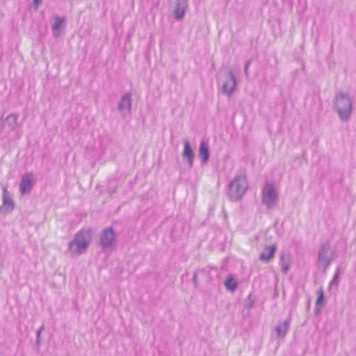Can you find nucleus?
Masks as SVG:
<instances>
[{
  "label": "nucleus",
  "mask_w": 356,
  "mask_h": 356,
  "mask_svg": "<svg viewBox=\"0 0 356 356\" xmlns=\"http://www.w3.org/2000/svg\"><path fill=\"white\" fill-rule=\"evenodd\" d=\"M333 104L339 118L343 121L349 120L353 111V101L349 95L343 92L336 93Z\"/></svg>",
  "instance_id": "obj_1"
},
{
  "label": "nucleus",
  "mask_w": 356,
  "mask_h": 356,
  "mask_svg": "<svg viewBox=\"0 0 356 356\" xmlns=\"http://www.w3.org/2000/svg\"><path fill=\"white\" fill-rule=\"evenodd\" d=\"M248 188L246 175H237L229 184L227 196L232 201H238L245 195Z\"/></svg>",
  "instance_id": "obj_2"
},
{
  "label": "nucleus",
  "mask_w": 356,
  "mask_h": 356,
  "mask_svg": "<svg viewBox=\"0 0 356 356\" xmlns=\"http://www.w3.org/2000/svg\"><path fill=\"white\" fill-rule=\"evenodd\" d=\"M90 238L89 232L79 231L75 234L74 239L69 243V250L79 254L83 253L89 245Z\"/></svg>",
  "instance_id": "obj_3"
},
{
  "label": "nucleus",
  "mask_w": 356,
  "mask_h": 356,
  "mask_svg": "<svg viewBox=\"0 0 356 356\" xmlns=\"http://www.w3.org/2000/svg\"><path fill=\"white\" fill-rule=\"evenodd\" d=\"M278 195L273 184L267 183L262 193L261 202L268 209L274 207L277 201Z\"/></svg>",
  "instance_id": "obj_4"
},
{
  "label": "nucleus",
  "mask_w": 356,
  "mask_h": 356,
  "mask_svg": "<svg viewBox=\"0 0 356 356\" xmlns=\"http://www.w3.org/2000/svg\"><path fill=\"white\" fill-rule=\"evenodd\" d=\"M330 242L325 241L321 244L318 252V262L327 270L332 261V257L330 255Z\"/></svg>",
  "instance_id": "obj_5"
},
{
  "label": "nucleus",
  "mask_w": 356,
  "mask_h": 356,
  "mask_svg": "<svg viewBox=\"0 0 356 356\" xmlns=\"http://www.w3.org/2000/svg\"><path fill=\"white\" fill-rule=\"evenodd\" d=\"M188 0H170V8L176 20L180 21L184 19L188 8Z\"/></svg>",
  "instance_id": "obj_6"
},
{
  "label": "nucleus",
  "mask_w": 356,
  "mask_h": 356,
  "mask_svg": "<svg viewBox=\"0 0 356 356\" xmlns=\"http://www.w3.org/2000/svg\"><path fill=\"white\" fill-rule=\"evenodd\" d=\"M115 241V234L113 227L105 228L100 234L99 244L102 249L111 248Z\"/></svg>",
  "instance_id": "obj_7"
},
{
  "label": "nucleus",
  "mask_w": 356,
  "mask_h": 356,
  "mask_svg": "<svg viewBox=\"0 0 356 356\" xmlns=\"http://www.w3.org/2000/svg\"><path fill=\"white\" fill-rule=\"evenodd\" d=\"M131 93L127 92L123 95L118 104V110L121 114L125 117L127 114H129L131 111L132 98Z\"/></svg>",
  "instance_id": "obj_8"
},
{
  "label": "nucleus",
  "mask_w": 356,
  "mask_h": 356,
  "mask_svg": "<svg viewBox=\"0 0 356 356\" xmlns=\"http://www.w3.org/2000/svg\"><path fill=\"white\" fill-rule=\"evenodd\" d=\"M18 115L15 113L9 114L5 120L2 121L0 132L9 134L13 131L17 127Z\"/></svg>",
  "instance_id": "obj_9"
},
{
  "label": "nucleus",
  "mask_w": 356,
  "mask_h": 356,
  "mask_svg": "<svg viewBox=\"0 0 356 356\" xmlns=\"http://www.w3.org/2000/svg\"><path fill=\"white\" fill-rule=\"evenodd\" d=\"M228 74V79L225 80L222 85V91L223 93L230 96L236 88V80L234 72L232 70H229Z\"/></svg>",
  "instance_id": "obj_10"
},
{
  "label": "nucleus",
  "mask_w": 356,
  "mask_h": 356,
  "mask_svg": "<svg viewBox=\"0 0 356 356\" xmlns=\"http://www.w3.org/2000/svg\"><path fill=\"white\" fill-rule=\"evenodd\" d=\"M33 186V175L31 172L25 173L19 183V191L22 194H26L31 191Z\"/></svg>",
  "instance_id": "obj_11"
},
{
  "label": "nucleus",
  "mask_w": 356,
  "mask_h": 356,
  "mask_svg": "<svg viewBox=\"0 0 356 356\" xmlns=\"http://www.w3.org/2000/svg\"><path fill=\"white\" fill-rule=\"evenodd\" d=\"M2 199L3 204L0 207L1 212L5 213H10L14 209L15 204L12 197L8 195L7 189L5 187L3 188Z\"/></svg>",
  "instance_id": "obj_12"
},
{
  "label": "nucleus",
  "mask_w": 356,
  "mask_h": 356,
  "mask_svg": "<svg viewBox=\"0 0 356 356\" xmlns=\"http://www.w3.org/2000/svg\"><path fill=\"white\" fill-rule=\"evenodd\" d=\"M182 156L184 159L186 160L189 168H192L193 166L195 154L190 142L188 140H185L184 141V151L182 152Z\"/></svg>",
  "instance_id": "obj_13"
},
{
  "label": "nucleus",
  "mask_w": 356,
  "mask_h": 356,
  "mask_svg": "<svg viewBox=\"0 0 356 356\" xmlns=\"http://www.w3.org/2000/svg\"><path fill=\"white\" fill-rule=\"evenodd\" d=\"M276 250V245L266 246L259 254V259L263 262L268 263L275 257Z\"/></svg>",
  "instance_id": "obj_14"
},
{
  "label": "nucleus",
  "mask_w": 356,
  "mask_h": 356,
  "mask_svg": "<svg viewBox=\"0 0 356 356\" xmlns=\"http://www.w3.org/2000/svg\"><path fill=\"white\" fill-rule=\"evenodd\" d=\"M54 22L51 24L53 35L54 36V38H58L60 35L61 29L64 26L65 18L59 16H54Z\"/></svg>",
  "instance_id": "obj_15"
},
{
  "label": "nucleus",
  "mask_w": 356,
  "mask_h": 356,
  "mask_svg": "<svg viewBox=\"0 0 356 356\" xmlns=\"http://www.w3.org/2000/svg\"><path fill=\"white\" fill-rule=\"evenodd\" d=\"M290 326V318H288L283 322H280L275 327V332L277 337L284 338L289 332Z\"/></svg>",
  "instance_id": "obj_16"
},
{
  "label": "nucleus",
  "mask_w": 356,
  "mask_h": 356,
  "mask_svg": "<svg viewBox=\"0 0 356 356\" xmlns=\"http://www.w3.org/2000/svg\"><path fill=\"white\" fill-rule=\"evenodd\" d=\"M199 156L202 164H206L209 159V149L208 143L202 140L199 147Z\"/></svg>",
  "instance_id": "obj_17"
},
{
  "label": "nucleus",
  "mask_w": 356,
  "mask_h": 356,
  "mask_svg": "<svg viewBox=\"0 0 356 356\" xmlns=\"http://www.w3.org/2000/svg\"><path fill=\"white\" fill-rule=\"evenodd\" d=\"M225 286L228 291L234 292L238 286V283L233 277L229 276L226 278Z\"/></svg>",
  "instance_id": "obj_18"
},
{
  "label": "nucleus",
  "mask_w": 356,
  "mask_h": 356,
  "mask_svg": "<svg viewBox=\"0 0 356 356\" xmlns=\"http://www.w3.org/2000/svg\"><path fill=\"white\" fill-rule=\"evenodd\" d=\"M280 264L282 273H286L289 269V259L286 257V255L284 252H282L280 254Z\"/></svg>",
  "instance_id": "obj_19"
},
{
  "label": "nucleus",
  "mask_w": 356,
  "mask_h": 356,
  "mask_svg": "<svg viewBox=\"0 0 356 356\" xmlns=\"http://www.w3.org/2000/svg\"><path fill=\"white\" fill-rule=\"evenodd\" d=\"M317 294H318V297H317V299L316 300V312H317L318 310H320L321 308L323 306V301H324V292H323V290L322 289H320L318 291Z\"/></svg>",
  "instance_id": "obj_20"
},
{
  "label": "nucleus",
  "mask_w": 356,
  "mask_h": 356,
  "mask_svg": "<svg viewBox=\"0 0 356 356\" xmlns=\"http://www.w3.org/2000/svg\"><path fill=\"white\" fill-rule=\"evenodd\" d=\"M339 274H340V268L338 266L336 269V271L334 274V276L332 279V280L330 282L329 288L330 289L332 286L335 285L336 286L339 284Z\"/></svg>",
  "instance_id": "obj_21"
},
{
  "label": "nucleus",
  "mask_w": 356,
  "mask_h": 356,
  "mask_svg": "<svg viewBox=\"0 0 356 356\" xmlns=\"http://www.w3.org/2000/svg\"><path fill=\"white\" fill-rule=\"evenodd\" d=\"M44 329V325H42L37 331H36V344L39 346L40 345V336L41 332Z\"/></svg>",
  "instance_id": "obj_22"
},
{
  "label": "nucleus",
  "mask_w": 356,
  "mask_h": 356,
  "mask_svg": "<svg viewBox=\"0 0 356 356\" xmlns=\"http://www.w3.org/2000/svg\"><path fill=\"white\" fill-rule=\"evenodd\" d=\"M200 272L202 273L203 270H197L195 271L193 273V282L195 285V287H196V288L198 286L197 275H198L199 273H200Z\"/></svg>",
  "instance_id": "obj_23"
},
{
  "label": "nucleus",
  "mask_w": 356,
  "mask_h": 356,
  "mask_svg": "<svg viewBox=\"0 0 356 356\" xmlns=\"http://www.w3.org/2000/svg\"><path fill=\"white\" fill-rule=\"evenodd\" d=\"M252 63V60L250 59L246 61L245 66H244V74L247 78L249 76V67Z\"/></svg>",
  "instance_id": "obj_24"
},
{
  "label": "nucleus",
  "mask_w": 356,
  "mask_h": 356,
  "mask_svg": "<svg viewBox=\"0 0 356 356\" xmlns=\"http://www.w3.org/2000/svg\"><path fill=\"white\" fill-rule=\"evenodd\" d=\"M248 300H249V302L246 305L245 307L247 309H251L252 307H253V306L254 305V298H253L252 295L250 294L248 296Z\"/></svg>",
  "instance_id": "obj_25"
},
{
  "label": "nucleus",
  "mask_w": 356,
  "mask_h": 356,
  "mask_svg": "<svg viewBox=\"0 0 356 356\" xmlns=\"http://www.w3.org/2000/svg\"><path fill=\"white\" fill-rule=\"evenodd\" d=\"M33 3L35 6H38L42 3V0H33Z\"/></svg>",
  "instance_id": "obj_26"
}]
</instances>
